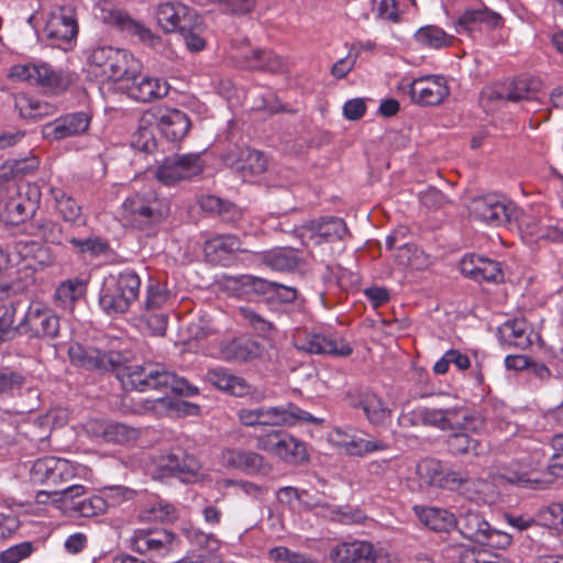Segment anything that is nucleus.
Wrapping results in <instances>:
<instances>
[{"label":"nucleus","mask_w":563,"mask_h":563,"mask_svg":"<svg viewBox=\"0 0 563 563\" xmlns=\"http://www.w3.org/2000/svg\"><path fill=\"white\" fill-rule=\"evenodd\" d=\"M118 344L119 341L114 340L111 342V347L106 349L103 340L95 346L76 343L69 346L68 355L74 365L88 369L120 371L123 367L118 377L124 387L137 391L168 387L174 393L188 397L198 394L199 390L196 386L187 379L165 371L161 365L124 366L125 356L117 350Z\"/></svg>","instance_id":"f257e3e1"},{"label":"nucleus","mask_w":563,"mask_h":563,"mask_svg":"<svg viewBox=\"0 0 563 563\" xmlns=\"http://www.w3.org/2000/svg\"><path fill=\"white\" fill-rule=\"evenodd\" d=\"M509 446L518 445L521 449L520 456L514 459L500 471V476L508 483L522 488L544 489L550 481H543L534 476L545 461V453L540 443L516 434L508 442Z\"/></svg>","instance_id":"f03ea898"},{"label":"nucleus","mask_w":563,"mask_h":563,"mask_svg":"<svg viewBox=\"0 0 563 563\" xmlns=\"http://www.w3.org/2000/svg\"><path fill=\"white\" fill-rule=\"evenodd\" d=\"M88 71L100 81L123 82L142 71V63L126 49L99 45L88 56Z\"/></svg>","instance_id":"7ed1b4c3"},{"label":"nucleus","mask_w":563,"mask_h":563,"mask_svg":"<svg viewBox=\"0 0 563 563\" xmlns=\"http://www.w3.org/2000/svg\"><path fill=\"white\" fill-rule=\"evenodd\" d=\"M518 230L525 244L541 249L563 241V218L552 216L547 207H538L520 216Z\"/></svg>","instance_id":"20e7f679"},{"label":"nucleus","mask_w":563,"mask_h":563,"mask_svg":"<svg viewBox=\"0 0 563 563\" xmlns=\"http://www.w3.org/2000/svg\"><path fill=\"white\" fill-rule=\"evenodd\" d=\"M169 210L165 198L152 189H145L132 194L123 201L122 219L131 227L145 229L161 223Z\"/></svg>","instance_id":"39448f33"},{"label":"nucleus","mask_w":563,"mask_h":563,"mask_svg":"<svg viewBox=\"0 0 563 563\" xmlns=\"http://www.w3.org/2000/svg\"><path fill=\"white\" fill-rule=\"evenodd\" d=\"M33 484L59 485L71 479L90 481L92 471L76 462L56 456H43L25 464Z\"/></svg>","instance_id":"423d86ee"},{"label":"nucleus","mask_w":563,"mask_h":563,"mask_svg":"<svg viewBox=\"0 0 563 563\" xmlns=\"http://www.w3.org/2000/svg\"><path fill=\"white\" fill-rule=\"evenodd\" d=\"M140 286L139 275L130 269L109 276L103 282L99 305L108 314L123 313L139 298Z\"/></svg>","instance_id":"0eeeda50"},{"label":"nucleus","mask_w":563,"mask_h":563,"mask_svg":"<svg viewBox=\"0 0 563 563\" xmlns=\"http://www.w3.org/2000/svg\"><path fill=\"white\" fill-rule=\"evenodd\" d=\"M79 31L77 11L67 4L51 11L44 27V34L52 45L64 51L71 49Z\"/></svg>","instance_id":"6e6552de"},{"label":"nucleus","mask_w":563,"mask_h":563,"mask_svg":"<svg viewBox=\"0 0 563 563\" xmlns=\"http://www.w3.org/2000/svg\"><path fill=\"white\" fill-rule=\"evenodd\" d=\"M412 416L416 421L443 431L455 429L478 430L483 424L479 416L457 408L430 409L422 407L413 410Z\"/></svg>","instance_id":"1a4fd4ad"},{"label":"nucleus","mask_w":563,"mask_h":563,"mask_svg":"<svg viewBox=\"0 0 563 563\" xmlns=\"http://www.w3.org/2000/svg\"><path fill=\"white\" fill-rule=\"evenodd\" d=\"M156 468L158 476H176L185 483H198L206 477L200 462L180 448L161 454Z\"/></svg>","instance_id":"9d476101"},{"label":"nucleus","mask_w":563,"mask_h":563,"mask_svg":"<svg viewBox=\"0 0 563 563\" xmlns=\"http://www.w3.org/2000/svg\"><path fill=\"white\" fill-rule=\"evenodd\" d=\"M256 446L290 464H299L308 460L305 443L279 430L258 434Z\"/></svg>","instance_id":"9b49d317"},{"label":"nucleus","mask_w":563,"mask_h":563,"mask_svg":"<svg viewBox=\"0 0 563 563\" xmlns=\"http://www.w3.org/2000/svg\"><path fill=\"white\" fill-rule=\"evenodd\" d=\"M130 543L134 551L148 555L155 563H183L163 561L177 545L176 536L165 529H136Z\"/></svg>","instance_id":"f8f14e48"},{"label":"nucleus","mask_w":563,"mask_h":563,"mask_svg":"<svg viewBox=\"0 0 563 563\" xmlns=\"http://www.w3.org/2000/svg\"><path fill=\"white\" fill-rule=\"evenodd\" d=\"M295 233L302 244L312 246L341 241L349 231L343 219L327 217L305 222L295 229Z\"/></svg>","instance_id":"ddd939ff"},{"label":"nucleus","mask_w":563,"mask_h":563,"mask_svg":"<svg viewBox=\"0 0 563 563\" xmlns=\"http://www.w3.org/2000/svg\"><path fill=\"white\" fill-rule=\"evenodd\" d=\"M294 345L297 350L309 354H330L347 356L353 349L349 342L339 335H325L309 329L298 330L294 334Z\"/></svg>","instance_id":"4468645a"},{"label":"nucleus","mask_w":563,"mask_h":563,"mask_svg":"<svg viewBox=\"0 0 563 563\" xmlns=\"http://www.w3.org/2000/svg\"><path fill=\"white\" fill-rule=\"evenodd\" d=\"M205 168L199 153H189L166 157L156 169V177L165 185H174L181 180L198 176Z\"/></svg>","instance_id":"2eb2a0df"},{"label":"nucleus","mask_w":563,"mask_h":563,"mask_svg":"<svg viewBox=\"0 0 563 563\" xmlns=\"http://www.w3.org/2000/svg\"><path fill=\"white\" fill-rule=\"evenodd\" d=\"M335 563H389L383 547H376L364 540H353L336 544L330 552Z\"/></svg>","instance_id":"dca6fc26"},{"label":"nucleus","mask_w":563,"mask_h":563,"mask_svg":"<svg viewBox=\"0 0 563 563\" xmlns=\"http://www.w3.org/2000/svg\"><path fill=\"white\" fill-rule=\"evenodd\" d=\"M18 328L31 336L55 338L59 330V319L43 302L32 301Z\"/></svg>","instance_id":"f3484780"},{"label":"nucleus","mask_w":563,"mask_h":563,"mask_svg":"<svg viewBox=\"0 0 563 563\" xmlns=\"http://www.w3.org/2000/svg\"><path fill=\"white\" fill-rule=\"evenodd\" d=\"M227 287L234 292L236 297L250 298L252 295L276 294L285 302L294 301L297 297V290L291 287H285L252 275H241L228 280Z\"/></svg>","instance_id":"a211bd4d"},{"label":"nucleus","mask_w":563,"mask_h":563,"mask_svg":"<svg viewBox=\"0 0 563 563\" xmlns=\"http://www.w3.org/2000/svg\"><path fill=\"white\" fill-rule=\"evenodd\" d=\"M470 212L475 219L498 227L510 220L514 206L505 197L488 194L474 198L470 205Z\"/></svg>","instance_id":"6ab92c4d"},{"label":"nucleus","mask_w":563,"mask_h":563,"mask_svg":"<svg viewBox=\"0 0 563 563\" xmlns=\"http://www.w3.org/2000/svg\"><path fill=\"white\" fill-rule=\"evenodd\" d=\"M411 99L420 104H440L450 95L448 80L442 75H426L408 84Z\"/></svg>","instance_id":"aec40b11"},{"label":"nucleus","mask_w":563,"mask_h":563,"mask_svg":"<svg viewBox=\"0 0 563 563\" xmlns=\"http://www.w3.org/2000/svg\"><path fill=\"white\" fill-rule=\"evenodd\" d=\"M263 427H292L300 422L320 423L322 419L314 418L309 412L291 402L280 406H261Z\"/></svg>","instance_id":"412c9836"},{"label":"nucleus","mask_w":563,"mask_h":563,"mask_svg":"<svg viewBox=\"0 0 563 563\" xmlns=\"http://www.w3.org/2000/svg\"><path fill=\"white\" fill-rule=\"evenodd\" d=\"M9 77L53 89L60 88L64 85L60 74L42 62L14 65L10 68Z\"/></svg>","instance_id":"4be33fe9"},{"label":"nucleus","mask_w":563,"mask_h":563,"mask_svg":"<svg viewBox=\"0 0 563 563\" xmlns=\"http://www.w3.org/2000/svg\"><path fill=\"white\" fill-rule=\"evenodd\" d=\"M439 487L450 490H460L467 499L484 503L486 501V493L490 486L485 481L467 478L461 471L444 466Z\"/></svg>","instance_id":"5701e85b"},{"label":"nucleus","mask_w":563,"mask_h":563,"mask_svg":"<svg viewBox=\"0 0 563 563\" xmlns=\"http://www.w3.org/2000/svg\"><path fill=\"white\" fill-rule=\"evenodd\" d=\"M231 55L241 67L250 69L278 71L284 67L280 56L267 49L252 48L249 43L233 48Z\"/></svg>","instance_id":"b1692460"},{"label":"nucleus","mask_w":563,"mask_h":563,"mask_svg":"<svg viewBox=\"0 0 563 563\" xmlns=\"http://www.w3.org/2000/svg\"><path fill=\"white\" fill-rule=\"evenodd\" d=\"M161 133L169 141L183 140L189 129L190 120L178 109L156 108L150 111Z\"/></svg>","instance_id":"393cba45"},{"label":"nucleus","mask_w":563,"mask_h":563,"mask_svg":"<svg viewBox=\"0 0 563 563\" xmlns=\"http://www.w3.org/2000/svg\"><path fill=\"white\" fill-rule=\"evenodd\" d=\"M126 93L133 100L150 102L165 97L168 93V85L165 80L150 75L137 73L133 78H126Z\"/></svg>","instance_id":"a878e982"},{"label":"nucleus","mask_w":563,"mask_h":563,"mask_svg":"<svg viewBox=\"0 0 563 563\" xmlns=\"http://www.w3.org/2000/svg\"><path fill=\"white\" fill-rule=\"evenodd\" d=\"M225 163L241 174L244 181H253V178L267 169V159L258 151L241 148L238 154L230 153Z\"/></svg>","instance_id":"bb28decb"},{"label":"nucleus","mask_w":563,"mask_h":563,"mask_svg":"<svg viewBox=\"0 0 563 563\" xmlns=\"http://www.w3.org/2000/svg\"><path fill=\"white\" fill-rule=\"evenodd\" d=\"M221 460L227 467L240 470L249 475H266L272 468L262 455L253 451L228 449L222 453Z\"/></svg>","instance_id":"cd10ccee"},{"label":"nucleus","mask_w":563,"mask_h":563,"mask_svg":"<svg viewBox=\"0 0 563 563\" xmlns=\"http://www.w3.org/2000/svg\"><path fill=\"white\" fill-rule=\"evenodd\" d=\"M195 13L181 2H164L157 5L155 18L165 32L186 31Z\"/></svg>","instance_id":"c85d7f7f"},{"label":"nucleus","mask_w":563,"mask_h":563,"mask_svg":"<svg viewBox=\"0 0 563 563\" xmlns=\"http://www.w3.org/2000/svg\"><path fill=\"white\" fill-rule=\"evenodd\" d=\"M463 275L476 282H500L503 279V271L500 264L487 257L467 254L460 263Z\"/></svg>","instance_id":"c756f323"},{"label":"nucleus","mask_w":563,"mask_h":563,"mask_svg":"<svg viewBox=\"0 0 563 563\" xmlns=\"http://www.w3.org/2000/svg\"><path fill=\"white\" fill-rule=\"evenodd\" d=\"M90 117L85 112H75L56 119L43 126V136L48 140H62L84 133L88 130Z\"/></svg>","instance_id":"7c9ffc66"},{"label":"nucleus","mask_w":563,"mask_h":563,"mask_svg":"<svg viewBox=\"0 0 563 563\" xmlns=\"http://www.w3.org/2000/svg\"><path fill=\"white\" fill-rule=\"evenodd\" d=\"M503 19L500 14L487 8L470 9L463 12L455 23L457 33L472 35L483 29H496L500 26Z\"/></svg>","instance_id":"2f4dec72"},{"label":"nucleus","mask_w":563,"mask_h":563,"mask_svg":"<svg viewBox=\"0 0 563 563\" xmlns=\"http://www.w3.org/2000/svg\"><path fill=\"white\" fill-rule=\"evenodd\" d=\"M206 379L219 390L235 397L246 396L252 390L251 385L243 377L223 367L209 369L206 374Z\"/></svg>","instance_id":"473e14b6"},{"label":"nucleus","mask_w":563,"mask_h":563,"mask_svg":"<svg viewBox=\"0 0 563 563\" xmlns=\"http://www.w3.org/2000/svg\"><path fill=\"white\" fill-rule=\"evenodd\" d=\"M203 251L209 262L227 265L233 253L242 251L241 241L232 234L217 235L206 241Z\"/></svg>","instance_id":"72a5a7b5"},{"label":"nucleus","mask_w":563,"mask_h":563,"mask_svg":"<svg viewBox=\"0 0 563 563\" xmlns=\"http://www.w3.org/2000/svg\"><path fill=\"white\" fill-rule=\"evenodd\" d=\"M532 335L525 319L507 320L498 328L500 343L506 346L527 349L532 343Z\"/></svg>","instance_id":"f704fd0d"},{"label":"nucleus","mask_w":563,"mask_h":563,"mask_svg":"<svg viewBox=\"0 0 563 563\" xmlns=\"http://www.w3.org/2000/svg\"><path fill=\"white\" fill-rule=\"evenodd\" d=\"M413 510L419 520L433 531L448 532L457 525L455 515L444 508L415 506Z\"/></svg>","instance_id":"c9c22d12"},{"label":"nucleus","mask_w":563,"mask_h":563,"mask_svg":"<svg viewBox=\"0 0 563 563\" xmlns=\"http://www.w3.org/2000/svg\"><path fill=\"white\" fill-rule=\"evenodd\" d=\"M112 23L129 35L136 36L144 44L156 47L161 44V37L155 35L141 22L132 19L128 13L117 10L111 13Z\"/></svg>","instance_id":"e433bc0d"},{"label":"nucleus","mask_w":563,"mask_h":563,"mask_svg":"<svg viewBox=\"0 0 563 563\" xmlns=\"http://www.w3.org/2000/svg\"><path fill=\"white\" fill-rule=\"evenodd\" d=\"M141 407L136 409L137 412L144 413L153 411L162 416L167 415L172 409L183 410L186 415H198L199 406L187 401H174L168 397H158L155 399H139Z\"/></svg>","instance_id":"4c0bfd02"},{"label":"nucleus","mask_w":563,"mask_h":563,"mask_svg":"<svg viewBox=\"0 0 563 563\" xmlns=\"http://www.w3.org/2000/svg\"><path fill=\"white\" fill-rule=\"evenodd\" d=\"M456 527L462 536L477 543L485 538V532L489 531V523L473 509L460 514Z\"/></svg>","instance_id":"58836bf2"},{"label":"nucleus","mask_w":563,"mask_h":563,"mask_svg":"<svg viewBox=\"0 0 563 563\" xmlns=\"http://www.w3.org/2000/svg\"><path fill=\"white\" fill-rule=\"evenodd\" d=\"M260 351L258 343L247 336L235 338L221 347L223 358L238 362L254 358L260 354Z\"/></svg>","instance_id":"ea45409f"},{"label":"nucleus","mask_w":563,"mask_h":563,"mask_svg":"<svg viewBox=\"0 0 563 563\" xmlns=\"http://www.w3.org/2000/svg\"><path fill=\"white\" fill-rule=\"evenodd\" d=\"M34 212L35 202L18 194L5 201L3 217L8 223L18 225L32 217Z\"/></svg>","instance_id":"a19ab883"},{"label":"nucleus","mask_w":563,"mask_h":563,"mask_svg":"<svg viewBox=\"0 0 563 563\" xmlns=\"http://www.w3.org/2000/svg\"><path fill=\"white\" fill-rule=\"evenodd\" d=\"M415 42L429 49H441L452 45L454 37L435 25H426L418 29L413 35Z\"/></svg>","instance_id":"79ce46f5"},{"label":"nucleus","mask_w":563,"mask_h":563,"mask_svg":"<svg viewBox=\"0 0 563 563\" xmlns=\"http://www.w3.org/2000/svg\"><path fill=\"white\" fill-rule=\"evenodd\" d=\"M355 407L362 408L367 420L373 424H382L390 418V409L383 399L374 393H365Z\"/></svg>","instance_id":"37998d69"},{"label":"nucleus","mask_w":563,"mask_h":563,"mask_svg":"<svg viewBox=\"0 0 563 563\" xmlns=\"http://www.w3.org/2000/svg\"><path fill=\"white\" fill-rule=\"evenodd\" d=\"M153 124H155L153 115L150 111L145 112L141 117L139 126L132 135L131 145L133 148L145 153L153 151L156 146L155 136L152 130Z\"/></svg>","instance_id":"c03bdc74"},{"label":"nucleus","mask_w":563,"mask_h":563,"mask_svg":"<svg viewBox=\"0 0 563 563\" xmlns=\"http://www.w3.org/2000/svg\"><path fill=\"white\" fill-rule=\"evenodd\" d=\"M264 263L275 271H291L299 264V257L294 249L279 247L263 253Z\"/></svg>","instance_id":"a18cd8bd"},{"label":"nucleus","mask_w":563,"mask_h":563,"mask_svg":"<svg viewBox=\"0 0 563 563\" xmlns=\"http://www.w3.org/2000/svg\"><path fill=\"white\" fill-rule=\"evenodd\" d=\"M409 7H416V0H373L374 13L386 21L397 23Z\"/></svg>","instance_id":"49530a36"},{"label":"nucleus","mask_w":563,"mask_h":563,"mask_svg":"<svg viewBox=\"0 0 563 563\" xmlns=\"http://www.w3.org/2000/svg\"><path fill=\"white\" fill-rule=\"evenodd\" d=\"M395 260L399 265L417 271L424 269L431 264L430 257L415 244H405L399 247Z\"/></svg>","instance_id":"de8ad7c7"},{"label":"nucleus","mask_w":563,"mask_h":563,"mask_svg":"<svg viewBox=\"0 0 563 563\" xmlns=\"http://www.w3.org/2000/svg\"><path fill=\"white\" fill-rule=\"evenodd\" d=\"M540 88L541 81L539 79L522 77L512 82L506 98L515 102L538 100Z\"/></svg>","instance_id":"09e8293b"},{"label":"nucleus","mask_w":563,"mask_h":563,"mask_svg":"<svg viewBox=\"0 0 563 563\" xmlns=\"http://www.w3.org/2000/svg\"><path fill=\"white\" fill-rule=\"evenodd\" d=\"M40 252H42V246L35 241H16L13 245L12 252L8 253V255L12 258L10 267L14 265H20L21 263H25V268L34 267V262Z\"/></svg>","instance_id":"8fccbe9b"},{"label":"nucleus","mask_w":563,"mask_h":563,"mask_svg":"<svg viewBox=\"0 0 563 563\" xmlns=\"http://www.w3.org/2000/svg\"><path fill=\"white\" fill-rule=\"evenodd\" d=\"M15 107L21 117L29 119H40L55 113V107L46 101L35 98L20 96L15 100Z\"/></svg>","instance_id":"3c124183"},{"label":"nucleus","mask_w":563,"mask_h":563,"mask_svg":"<svg viewBox=\"0 0 563 563\" xmlns=\"http://www.w3.org/2000/svg\"><path fill=\"white\" fill-rule=\"evenodd\" d=\"M51 194L55 200L58 212L65 221L73 223L81 222V208L71 197L67 196V194L59 188H53Z\"/></svg>","instance_id":"603ef678"},{"label":"nucleus","mask_w":563,"mask_h":563,"mask_svg":"<svg viewBox=\"0 0 563 563\" xmlns=\"http://www.w3.org/2000/svg\"><path fill=\"white\" fill-rule=\"evenodd\" d=\"M449 439L450 450L454 453H473L479 455L484 452V446L476 439L468 435L470 430L455 429ZM473 432L475 430H472Z\"/></svg>","instance_id":"864d4df0"},{"label":"nucleus","mask_w":563,"mask_h":563,"mask_svg":"<svg viewBox=\"0 0 563 563\" xmlns=\"http://www.w3.org/2000/svg\"><path fill=\"white\" fill-rule=\"evenodd\" d=\"M85 284L78 279H69L62 283L55 292L56 301L63 308H70L75 301L85 295Z\"/></svg>","instance_id":"5fc2aeb1"},{"label":"nucleus","mask_w":563,"mask_h":563,"mask_svg":"<svg viewBox=\"0 0 563 563\" xmlns=\"http://www.w3.org/2000/svg\"><path fill=\"white\" fill-rule=\"evenodd\" d=\"M324 516L342 525L362 523L366 519L363 510L351 506H332Z\"/></svg>","instance_id":"6e6d98bb"},{"label":"nucleus","mask_w":563,"mask_h":563,"mask_svg":"<svg viewBox=\"0 0 563 563\" xmlns=\"http://www.w3.org/2000/svg\"><path fill=\"white\" fill-rule=\"evenodd\" d=\"M386 448L387 445L383 441L373 438L365 439L355 432L344 452L349 455L361 456L367 453L383 451Z\"/></svg>","instance_id":"4d7b16f0"},{"label":"nucleus","mask_w":563,"mask_h":563,"mask_svg":"<svg viewBox=\"0 0 563 563\" xmlns=\"http://www.w3.org/2000/svg\"><path fill=\"white\" fill-rule=\"evenodd\" d=\"M443 468L444 465L440 461L427 459L418 463L417 474L422 482L439 487Z\"/></svg>","instance_id":"13d9d810"},{"label":"nucleus","mask_w":563,"mask_h":563,"mask_svg":"<svg viewBox=\"0 0 563 563\" xmlns=\"http://www.w3.org/2000/svg\"><path fill=\"white\" fill-rule=\"evenodd\" d=\"M137 437L139 431L136 429L120 422L107 421L106 442L124 443L135 440Z\"/></svg>","instance_id":"bf43d9fd"},{"label":"nucleus","mask_w":563,"mask_h":563,"mask_svg":"<svg viewBox=\"0 0 563 563\" xmlns=\"http://www.w3.org/2000/svg\"><path fill=\"white\" fill-rule=\"evenodd\" d=\"M268 559L274 563H317L311 556L295 552L286 547H275L268 551Z\"/></svg>","instance_id":"052dcab7"},{"label":"nucleus","mask_w":563,"mask_h":563,"mask_svg":"<svg viewBox=\"0 0 563 563\" xmlns=\"http://www.w3.org/2000/svg\"><path fill=\"white\" fill-rule=\"evenodd\" d=\"M101 497L104 500L106 509L118 507L125 501L133 499L134 490L124 486H110L101 489Z\"/></svg>","instance_id":"680f3d73"},{"label":"nucleus","mask_w":563,"mask_h":563,"mask_svg":"<svg viewBox=\"0 0 563 563\" xmlns=\"http://www.w3.org/2000/svg\"><path fill=\"white\" fill-rule=\"evenodd\" d=\"M87 488L84 485H70L62 490H56L55 497L59 501V509L74 511V506L78 503L77 499L85 496Z\"/></svg>","instance_id":"e2e57ef3"},{"label":"nucleus","mask_w":563,"mask_h":563,"mask_svg":"<svg viewBox=\"0 0 563 563\" xmlns=\"http://www.w3.org/2000/svg\"><path fill=\"white\" fill-rule=\"evenodd\" d=\"M106 511V504L101 495H93L84 500H79L76 506H74V512L81 517H95Z\"/></svg>","instance_id":"0e129e2a"},{"label":"nucleus","mask_w":563,"mask_h":563,"mask_svg":"<svg viewBox=\"0 0 563 563\" xmlns=\"http://www.w3.org/2000/svg\"><path fill=\"white\" fill-rule=\"evenodd\" d=\"M34 551V544L30 541H24L19 544L12 545L0 553L1 563H20L29 558Z\"/></svg>","instance_id":"69168bd1"},{"label":"nucleus","mask_w":563,"mask_h":563,"mask_svg":"<svg viewBox=\"0 0 563 563\" xmlns=\"http://www.w3.org/2000/svg\"><path fill=\"white\" fill-rule=\"evenodd\" d=\"M542 526L563 529V504H552L538 510Z\"/></svg>","instance_id":"338daca9"},{"label":"nucleus","mask_w":563,"mask_h":563,"mask_svg":"<svg viewBox=\"0 0 563 563\" xmlns=\"http://www.w3.org/2000/svg\"><path fill=\"white\" fill-rule=\"evenodd\" d=\"M36 234L53 244H60L64 241L60 225L51 219L42 220L38 223Z\"/></svg>","instance_id":"774afa93"}]
</instances>
